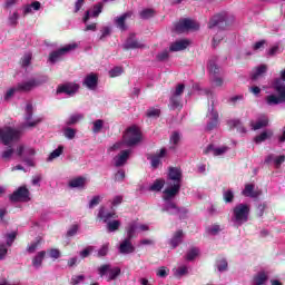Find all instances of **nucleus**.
<instances>
[{"label": "nucleus", "instance_id": "45", "mask_svg": "<svg viewBox=\"0 0 285 285\" xmlns=\"http://www.w3.org/2000/svg\"><path fill=\"white\" fill-rule=\"evenodd\" d=\"M199 255V248L193 247L186 254L187 262H193Z\"/></svg>", "mask_w": 285, "mask_h": 285}, {"label": "nucleus", "instance_id": "2", "mask_svg": "<svg viewBox=\"0 0 285 285\" xmlns=\"http://www.w3.org/2000/svg\"><path fill=\"white\" fill-rule=\"evenodd\" d=\"M141 141V131L136 126L127 128L122 136V141L114 144L109 150H121L124 146H137Z\"/></svg>", "mask_w": 285, "mask_h": 285}, {"label": "nucleus", "instance_id": "28", "mask_svg": "<svg viewBox=\"0 0 285 285\" xmlns=\"http://www.w3.org/2000/svg\"><path fill=\"white\" fill-rule=\"evenodd\" d=\"M271 161L274 163L275 168H279L285 163V156H275L271 154L265 158V164H271Z\"/></svg>", "mask_w": 285, "mask_h": 285}, {"label": "nucleus", "instance_id": "25", "mask_svg": "<svg viewBox=\"0 0 285 285\" xmlns=\"http://www.w3.org/2000/svg\"><path fill=\"white\" fill-rule=\"evenodd\" d=\"M124 48L125 50H135L137 48H144V45L137 41V39H135V35L131 33L126 40Z\"/></svg>", "mask_w": 285, "mask_h": 285}, {"label": "nucleus", "instance_id": "44", "mask_svg": "<svg viewBox=\"0 0 285 285\" xmlns=\"http://www.w3.org/2000/svg\"><path fill=\"white\" fill-rule=\"evenodd\" d=\"M63 154V147L59 146L57 149H55L49 157L47 158V161H55L58 157H61Z\"/></svg>", "mask_w": 285, "mask_h": 285}, {"label": "nucleus", "instance_id": "4", "mask_svg": "<svg viewBox=\"0 0 285 285\" xmlns=\"http://www.w3.org/2000/svg\"><path fill=\"white\" fill-rule=\"evenodd\" d=\"M248 215H250V206L246 204H238L233 208L232 222L234 226H244L248 222Z\"/></svg>", "mask_w": 285, "mask_h": 285}, {"label": "nucleus", "instance_id": "62", "mask_svg": "<svg viewBox=\"0 0 285 285\" xmlns=\"http://www.w3.org/2000/svg\"><path fill=\"white\" fill-rule=\"evenodd\" d=\"M83 279H86V276H85V275L72 276V278H71V284H72V285L81 284V282H83Z\"/></svg>", "mask_w": 285, "mask_h": 285}, {"label": "nucleus", "instance_id": "34", "mask_svg": "<svg viewBox=\"0 0 285 285\" xmlns=\"http://www.w3.org/2000/svg\"><path fill=\"white\" fill-rule=\"evenodd\" d=\"M243 195L244 197H252V198L259 197V193L255 191V185L253 184H247L245 186V189L243 190Z\"/></svg>", "mask_w": 285, "mask_h": 285}, {"label": "nucleus", "instance_id": "47", "mask_svg": "<svg viewBox=\"0 0 285 285\" xmlns=\"http://www.w3.org/2000/svg\"><path fill=\"white\" fill-rule=\"evenodd\" d=\"M6 244L7 246H12L14 244V240L17 239V232L9 233L4 235Z\"/></svg>", "mask_w": 285, "mask_h": 285}, {"label": "nucleus", "instance_id": "17", "mask_svg": "<svg viewBox=\"0 0 285 285\" xmlns=\"http://www.w3.org/2000/svg\"><path fill=\"white\" fill-rule=\"evenodd\" d=\"M230 150L228 146L215 147V145H208L204 149V155H213L214 157H222L226 155V151Z\"/></svg>", "mask_w": 285, "mask_h": 285}, {"label": "nucleus", "instance_id": "20", "mask_svg": "<svg viewBox=\"0 0 285 285\" xmlns=\"http://www.w3.org/2000/svg\"><path fill=\"white\" fill-rule=\"evenodd\" d=\"M118 250H119L120 255H132V253H135V245H132V239L125 238L120 243Z\"/></svg>", "mask_w": 285, "mask_h": 285}, {"label": "nucleus", "instance_id": "48", "mask_svg": "<svg viewBox=\"0 0 285 285\" xmlns=\"http://www.w3.org/2000/svg\"><path fill=\"white\" fill-rule=\"evenodd\" d=\"M223 198L226 204H232L233 199H235V194L230 189L224 190Z\"/></svg>", "mask_w": 285, "mask_h": 285}, {"label": "nucleus", "instance_id": "59", "mask_svg": "<svg viewBox=\"0 0 285 285\" xmlns=\"http://www.w3.org/2000/svg\"><path fill=\"white\" fill-rule=\"evenodd\" d=\"M108 248H109V244H105L100 247V249L98 250V257H106L108 255Z\"/></svg>", "mask_w": 285, "mask_h": 285}, {"label": "nucleus", "instance_id": "55", "mask_svg": "<svg viewBox=\"0 0 285 285\" xmlns=\"http://www.w3.org/2000/svg\"><path fill=\"white\" fill-rule=\"evenodd\" d=\"M40 244L41 239H37L27 247V252H29L30 254L35 253L37 248H39Z\"/></svg>", "mask_w": 285, "mask_h": 285}, {"label": "nucleus", "instance_id": "58", "mask_svg": "<svg viewBox=\"0 0 285 285\" xmlns=\"http://www.w3.org/2000/svg\"><path fill=\"white\" fill-rule=\"evenodd\" d=\"M17 21H19V12H13L9 16L10 26H17Z\"/></svg>", "mask_w": 285, "mask_h": 285}, {"label": "nucleus", "instance_id": "15", "mask_svg": "<svg viewBox=\"0 0 285 285\" xmlns=\"http://www.w3.org/2000/svg\"><path fill=\"white\" fill-rule=\"evenodd\" d=\"M77 48V43L67 45L63 48L59 49L58 51H53L49 56L50 63H57L59 59H61L62 55H66V52H70V50H75Z\"/></svg>", "mask_w": 285, "mask_h": 285}, {"label": "nucleus", "instance_id": "37", "mask_svg": "<svg viewBox=\"0 0 285 285\" xmlns=\"http://www.w3.org/2000/svg\"><path fill=\"white\" fill-rule=\"evenodd\" d=\"M252 126L253 130H261V128H266V126H268V117L262 116L258 118V121L253 122Z\"/></svg>", "mask_w": 285, "mask_h": 285}, {"label": "nucleus", "instance_id": "50", "mask_svg": "<svg viewBox=\"0 0 285 285\" xmlns=\"http://www.w3.org/2000/svg\"><path fill=\"white\" fill-rule=\"evenodd\" d=\"M101 128H104V120L98 119V120L94 121L92 132L95 135L101 132Z\"/></svg>", "mask_w": 285, "mask_h": 285}, {"label": "nucleus", "instance_id": "29", "mask_svg": "<svg viewBox=\"0 0 285 285\" xmlns=\"http://www.w3.org/2000/svg\"><path fill=\"white\" fill-rule=\"evenodd\" d=\"M266 282H268V272L266 271L258 272L253 278L254 285H264Z\"/></svg>", "mask_w": 285, "mask_h": 285}, {"label": "nucleus", "instance_id": "54", "mask_svg": "<svg viewBox=\"0 0 285 285\" xmlns=\"http://www.w3.org/2000/svg\"><path fill=\"white\" fill-rule=\"evenodd\" d=\"M169 273H170V269L163 266V267L157 269L156 275H157V277L165 278V277H168Z\"/></svg>", "mask_w": 285, "mask_h": 285}, {"label": "nucleus", "instance_id": "9", "mask_svg": "<svg viewBox=\"0 0 285 285\" xmlns=\"http://www.w3.org/2000/svg\"><path fill=\"white\" fill-rule=\"evenodd\" d=\"M207 68L210 75V81L215 88H222L224 86V78L219 77V66L216 60H209Z\"/></svg>", "mask_w": 285, "mask_h": 285}, {"label": "nucleus", "instance_id": "18", "mask_svg": "<svg viewBox=\"0 0 285 285\" xmlns=\"http://www.w3.org/2000/svg\"><path fill=\"white\" fill-rule=\"evenodd\" d=\"M130 149L121 150L117 156L114 157V166L116 168H121V166H126L128 159H130Z\"/></svg>", "mask_w": 285, "mask_h": 285}, {"label": "nucleus", "instance_id": "64", "mask_svg": "<svg viewBox=\"0 0 285 285\" xmlns=\"http://www.w3.org/2000/svg\"><path fill=\"white\" fill-rule=\"evenodd\" d=\"M207 230L210 235H217L222 230V227L219 225H212Z\"/></svg>", "mask_w": 285, "mask_h": 285}, {"label": "nucleus", "instance_id": "52", "mask_svg": "<svg viewBox=\"0 0 285 285\" xmlns=\"http://www.w3.org/2000/svg\"><path fill=\"white\" fill-rule=\"evenodd\" d=\"M155 16V11L153 9H145L140 11V19H151Z\"/></svg>", "mask_w": 285, "mask_h": 285}, {"label": "nucleus", "instance_id": "39", "mask_svg": "<svg viewBox=\"0 0 285 285\" xmlns=\"http://www.w3.org/2000/svg\"><path fill=\"white\" fill-rule=\"evenodd\" d=\"M70 188H83L86 186V178L78 177L69 181Z\"/></svg>", "mask_w": 285, "mask_h": 285}, {"label": "nucleus", "instance_id": "53", "mask_svg": "<svg viewBox=\"0 0 285 285\" xmlns=\"http://www.w3.org/2000/svg\"><path fill=\"white\" fill-rule=\"evenodd\" d=\"M175 277H184V275H188V267L187 266H181L178 267L175 273Z\"/></svg>", "mask_w": 285, "mask_h": 285}, {"label": "nucleus", "instance_id": "7", "mask_svg": "<svg viewBox=\"0 0 285 285\" xmlns=\"http://www.w3.org/2000/svg\"><path fill=\"white\" fill-rule=\"evenodd\" d=\"M98 217L105 224H107L108 233H116V230H119V226H121V222L119 220L110 222V219H115V213L106 212V209L102 207L99 209Z\"/></svg>", "mask_w": 285, "mask_h": 285}, {"label": "nucleus", "instance_id": "22", "mask_svg": "<svg viewBox=\"0 0 285 285\" xmlns=\"http://www.w3.org/2000/svg\"><path fill=\"white\" fill-rule=\"evenodd\" d=\"M77 90H79V85L70 82V83H66L58 87L57 94L58 95L65 94V95H68L69 97H72V95L77 94Z\"/></svg>", "mask_w": 285, "mask_h": 285}, {"label": "nucleus", "instance_id": "27", "mask_svg": "<svg viewBox=\"0 0 285 285\" xmlns=\"http://www.w3.org/2000/svg\"><path fill=\"white\" fill-rule=\"evenodd\" d=\"M190 46L188 40H177L176 42L171 43L169 47L170 52H179L181 50H186Z\"/></svg>", "mask_w": 285, "mask_h": 285}, {"label": "nucleus", "instance_id": "6", "mask_svg": "<svg viewBox=\"0 0 285 285\" xmlns=\"http://www.w3.org/2000/svg\"><path fill=\"white\" fill-rule=\"evenodd\" d=\"M43 83H48L47 76L29 78L22 82H19L17 86L20 92H30V90H35V88H39V86H43Z\"/></svg>", "mask_w": 285, "mask_h": 285}, {"label": "nucleus", "instance_id": "56", "mask_svg": "<svg viewBox=\"0 0 285 285\" xmlns=\"http://www.w3.org/2000/svg\"><path fill=\"white\" fill-rule=\"evenodd\" d=\"M79 233V225L75 224L71 225V228L68 229L67 232V237H75Z\"/></svg>", "mask_w": 285, "mask_h": 285}, {"label": "nucleus", "instance_id": "49", "mask_svg": "<svg viewBox=\"0 0 285 285\" xmlns=\"http://www.w3.org/2000/svg\"><path fill=\"white\" fill-rule=\"evenodd\" d=\"M30 61H32V53H24L23 57L21 58L22 68H28V66H30Z\"/></svg>", "mask_w": 285, "mask_h": 285}, {"label": "nucleus", "instance_id": "21", "mask_svg": "<svg viewBox=\"0 0 285 285\" xmlns=\"http://www.w3.org/2000/svg\"><path fill=\"white\" fill-rule=\"evenodd\" d=\"M82 85L88 88V90H97V86H99V76L92 72L87 75Z\"/></svg>", "mask_w": 285, "mask_h": 285}, {"label": "nucleus", "instance_id": "1", "mask_svg": "<svg viewBox=\"0 0 285 285\" xmlns=\"http://www.w3.org/2000/svg\"><path fill=\"white\" fill-rule=\"evenodd\" d=\"M169 183L168 187L164 190V204L161 207L163 213H168V215H179L184 209L179 208L173 199L177 197L179 190L181 189V169L177 167L169 168Z\"/></svg>", "mask_w": 285, "mask_h": 285}, {"label": "nucleus", "instance_id": "14", "mask_svg": "<svg viewBox=\"0 0 285 285\" xmlns=\"http://www.w3.org/2000/svg\"><path fill=\"white\" fill-rule=\"evenodd\" d=\"M11 202H30V190L26 186L19 187L10 196Z\"/></svg>", "mask_w": 285, "mask_h": 285}, {"label": "nucleus", "instance_id": "23", "mask_svg": "<svg viewBox=\"0 0 285 285\" xmlns=\"http://www.w3.org/2000/svg\"><path fill=\"white\" fill-rule=\"evenodd\" d=\"M102 10H104V4L99 3L94 7L91 12L86 11L85 17L82 19L83 23H88L91 17H95V18L99 17Z\"/></svg>", "mask_w": 285, "mask_h": 285}, {"label": "nucleus", "instance_id": "33", "mask_svg": "<svg viewBox=\"0 0 285 285\" xmlns=\"http://www.w3.org/2000/svg\"><path fill=\"white\" fill-rule=\"evenodd\" d=\"M265 104L267 106H279V104H283V101L281 100L279 96L272 94L265 97Z\"/></svg>", "mask_w": 285, "mask_h": 285}, {"label": "nucleus", "instance_id": "46", "mask_svg": "<svg viewBox=\"0 0 285 285\" xmlns=\"http://www.w3.org/2000/svg\"><path fill=\"white\" fill-rule=\"evenodd\" d=\"M216 266L219 271V273H225V271H228V262L226 258H220L216 262Z\"/></svg>", "mask_w": 285, "mask_h": 285}, {"label": "nucleus", "instance_id": "63", "mask_svg": "<svg viewBox=\"0 0 285 285\" xmlns=\"http://www.w3.org/2000/svg\"><path fill=\"white\" fill-rule=\"evenodd\" d=\"M160 114H161V111L156 108H149L147 110V117H159Z\"/></svg>", "mask_w": 285, "mask_h": 285}, {"label": "nucleus", "instance_id": "13", "mask_svg": "<svg viewBox=\"0 0 285 285\" xmlns=\"http://www.w3.org/2000/svg\"><path fill=\"white\" fill-rule=\"evenodd\" d=\"M217 126H219V114H217V111L212 107L207 112L206 131L210 132L212 130H215Z\"/></svg>", "mask_w": 285, "mask_h": 285}, {"label": "nucleus", "instance_id": "40", "mask_svg": "<svg viewBox=\"0 0 285 285\" xmlns=\"http://www.w3.org/2000/svg\"><path fill=\"white\" fill-rule=\"evenodd\" d=\"M127 239H132L135 237V233H139L138 232V227H137V223H130L127 227Z\"/></svg>", "mask_w": 285, "mask_h": 285}, {"label": "nucleus", "instance_id": "42", "mask_svg": "<svg viewBox=\"0 0 285 285\" xmlns=\"http://www.w3.org/2000/svg\"><path fill=\"white\" fill-rule=\"evenodd\" d=\"M165 184L166 181H164V179H156L154 184L149 187V190H151L153 193H159V190L164 188Z\"/></svg>", "mask_w": 285, "mask_h": 285}, {"label": "nucleus", "instance_id": "8", "mask_svg": "<svg viewBox=\"0 0 285 285\" xmlns=\"http://www.w3.org/2000/svg\"><path fill=\"white\" fill-rule=\"evenodd\" d=\"M37 155V150L32 147H24L23 145H19L17 147V156L22 157V161L26 163L27 166H35V157Z\"/></svg>", "mask_w": 285, "mask_h": 285}, {"label": "nucleus", "instance_id": "36", "mask_svg": "<svg viewBox=\"0 0 285 285\" xmlns=\"http://www.w3.org/2000/svg\"><path fill=\"white\" fill-rule=\"evenodd\" d=\"M46 257V250L39 252L32 259L33 268H41V264H43V258Z\"/></svg>", "mask_w": 285, "mask_h": 285}, {"label": "nucleus", "instance_id": "3", "mask_svg": "<svg viewBox=\"0 0 285 285\" xmlns=\"http://www.w3.org/2000/svg\"><path fill=\"white\" fill-rule=\"evenodd\" d=\"M228 26V22L226 21V14L224 13H218L214 16L208 23L209 30H215V28H218L220 30L216 36L213 38V47L217 48L219 46V42L222 39H224V30Z\"/></svg>", "mask_w": 285, "mask_h": 285}, {"label": "nucleus", "instance_id": "61", "mask_svg": "<svg viewBox=\"0 0 285 285\" xmlns=\"http://www.w3.org/2000/svg\"><path fill=\"white\" fill-rule=\"evenodd\" d=\"M179 139H181V136H179V132L174 131L170 136V144H174V146H177V144H179Z\"/></svg>", "mask_w": 285, "mask_h": 285}, {"label": "nucleus", "instance_id": "60", "mask_svg": "<svg viewBox=\"0 0 285 285\" xmlns=\"http://www.w3.org/2000/svg\"><path fill=\"white\" fill-rule=\"evenodd\" d=\"M124 179H126V171L120 169L115 175V181H124Z\"/></svg>", "mask_w": 285, "mask_h": 285}, {"label": "nucleus", "instance_id": "19", "mask_svg": "<svg viewBox=\"0 0 285 285\" xmlns=\"http://www.w3.org/2000/svg\"><path fill=\"white\" fill-rule=\"evenodd\" d=\"M130 17H132V11H127L121 16L116 17L114 19V23L119 30L126 32V30H128V26H126V20L130 19Z\"/></svg>", "mask_w": 285, "mask_h": 285}, {"label": "nucleus", "instance_id": "26", "mask_svg": "<svg viewBox=\"0 0 285 285\" xmlns=\"http://www.w3.org/2000/svg\"><path fill=\"white\" fill-rule=\"evenodd\" d=\"M166 153H167L166 148H163V149H160L159 153H157L150 157L153 168H159V166H161V159H164V157H166Z\"/></svg>", "mask_w": 285, "mask_h": 285}, {"label": "nucleus", "instance_id": "30", "mask_svg": "<svg viewBox=\"0 0 285 285\" xmlns=\"http://www.w3.org/2000/svg\"><path fill=\"white\" fill-rule=\"evenodd\" d=\"M14 155H17V149H14V147L12 146H8L7 148H4L1 153V159L3 161H10V159H12L14 157Z\"/></svg>", "mask_w": 285, "mask_h": 285}, {"label": "nucleus", "instance_id": "10", "mask_svg": "<svg viewBox=\"0 0 285 285\" xmlns=\"http://www.w3.org/2000/svg\"><path fill=\"white\" fill-rule=\"evenodd\" d=\"M199 28V23L193 19H180L178 22L175 23L174 30L181 35V32H188L190 30H197Z\"/></svg>", "mask_w": 285, "mask_h": 285}, {"label": "nucleus", "instance_id": "43", "mask_svg": "<svg viewBox=\"0 0 285 285\" xmlns=\"http://www.w3.org/2000/svg\"><path fill=\"white\" fill-rule=\"evenodd\" d=\"M274 90L277 92L278 98H281V101L285 104V85H274Z\"/></svg>", "mask_w": 285, "mask_h": 285}, {"label": "nucleus", "instance_id": "41", "mask_svg": "<svg viewBox=\"0 0 285 285\" xmlns=\"http://www.w3.org/2000/svg\"><path fill=\"white\" fill-rule=\"evenodd\" d=\"M81 119H83V114H73L68 118L66 124L67 126H75V124H78Z\"/></svg>", "mask_w": 285, "mask_h": 285}, {"label": "nucleus", "instance_id": "57", "mask_svg": "<svg viewBox=\"0 0 285 285\" xmlns=\"http://www.w3.org/2000/svg\"><path fill=\"white\" fill-rule=\"evenodd\" d=\"M124 73V69L121 67H115L109 71L110 77H120Z\"/></svg>", "mask_w": 285, "mask_h": 285}, {"label": "nucleus", "instance_id": "31", "mask_svg": "<svg viewBox=\"0 0 285 285\" xmlns=\"http://www.w3.org/2000/svg\"><path fill=\"white\" fill-rule=\"evenodd\" d=\"M17 92H20L18 85L8 88L3 94V101H12V98Z\"/></svg>", "mask_w": 285, "mask_h": 285}, {"label": "nucleus", "instance_id": "12", "mask_svg": "<svg viewBox=\"0 0 285 285\" xmlns=\"http://www.w3.org/2000/svg\"><path fill=\"white\" fill-rule=\"evenodd\" d=\"M41 121V118H32V104L28 102L24 109V124L22 128H35Z\"/></svg>", "mask_w": 285, "mask_h": 285}, {"label": "nucleus", "instance_id": "24", "mask_svg": "<svg viewBox=\"0 0 285 285\" xmlns=\"http://www.w3.org/2000/svg\"><path fill=\"white\" fill-rule=\"evenodd\" d=\"M184 242V232L181 229L174 233L171 238L168 240V244L171 248H177Z\"/></svg>", "mask_w": 285, "mask_h": 285}, {"label": "nucleus", "instance_id": "5", "mask_svg": "<svg viewBox=\"0 0 285 285\" xmlns=\"http://www.w3.org/2000/svg\"><path fill=\"white\" fill-rule=\"evenodd\" d=\"M21 138V131L12 127L0 128V141L4 146H10L12 141H19Z\"/></svg>", "mask_w": 285, "mask_h": 285}, {"label": "nucleus", "instance_id": "35", "mask_svg": "<svg viewBox=\"0 0 285 285\" xmlns=\"http://www.w3.org/2000/svg\"><path fill=\"white\" fill-rule=\"evenodd\" d=\"M273 137V130L267 129L263 131L261 135L256 136L254 138L255 144H262L266 141V139H271Z\"/></svg>", "mask_w": 285, "mask_h": 285}, {"label": "nucleus", "instance_id": "51", "mask_svg": "<svg viewBox=\"0 0 285 285\" xmlns=\"http://www.w3.org/2000/svg\"><path fill=\"white\" fill-rule=\"evenodd\" d=\"M63 135L67 139H75V137L77 135V130L72 129L70 127H67L63 129Z\"/></svg>", "mask_w": 285, "mask_h": 285}, {"label": "nucleus", "instance_id": "38", "mask_svg": "<svg viewBox=\"0 0 285 285\" xmlns=\"http://www.w3.org/2000/svg\"><path fill=\"white\" fill-rule=\"evenodd\" d=\"M266 70H268L266 65L258 66L252 73L253 81H257V79H259V77H262V75H264Z\"/></svg>", "mask_w": 285, "mask_h": 285}, {"label": "nucleus", "instance_id": "32", "mask_svg": "<svg viewBox=\"0 0 285 285\" xmlns=\"http://www.w3.org/2000/svg\"><path fill=\"white\" fill-rule=\"evenodd\" d=\"M32 10H41V2L35 1L31 4H26L22 9L23 16L31 14Z\"/></svg>", "mask_w": 285, "mask_h": 285}, {"label": "nucleus", "instance_id": "16", "mask_svg": "<svg viewBox=\"0 0 285 285\" xmlns=\"http://www.w3.org/2000/svg\"><path fill=\"white\" fill-rule=\"evenodd\" d=\"M185 86L183 83L178 85L176 89L174 90L171 97H170V106L171 108H179L181 105V95H184Z\"/></svg>", "mask_w": 285, "mask_h": 285}, {"label": "nucleus", "instance_id": "11", "mask_svg": "<svg viewBox=\"0 0 285 285\" xmlns=\"http://www.w3.org/2000/svg\"><path fill=\"white\" fill-rule=\"evenodd\" d=\"M100 277H104V275H108V282H112V279H117L119 275H121V268L119 267H112L110 264L101 265L98 268Z\"/></svg>", "mask_w": 285, "mask_h": 285}]
</instances>
